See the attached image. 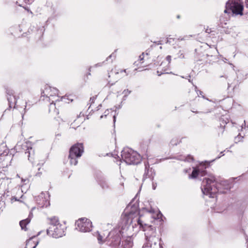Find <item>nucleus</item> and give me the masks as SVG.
<instances>
[{
  "label": "nucleus",
  "mask_w": 248,
  "mask_h": 248,
  "mask_svg": "<svg viewBox=\"0 0 248 248\" xmlns=\"http://www.w3.org/2000/svg\"><path fill=\"white\" fill-rule=\"evenodd\" d=\"M141 228L146 232L145 235L146 240L142 248H152L154 245L155 246L158 242L160 248H163L161 239L156 236V229L155 227L144 224Z\"/></svg>",
  "instance_id": "obj_2"
},
{
  "label": "nucleus",
  "mask_w": 248,
  "mask_h": 248,
  "mask_svg": "<svg viewBox=\"0 0 248 248\" xmlns=\"http://www.w3.org/2000/svg\"><path fill=\"white\" fill-rule=\"evenodd\" d=\"M97 238L98 241V243L100 244H102L104 242V240L103 239V237L98 232H97Z\"/></svg>",
  "instance_id": "obj_23"
},
{
  "label": "nucleus",
  "mask_w": 248,
  "mask_h": 248,
  "mask_svg": "<svg viewBox=\"0 0 248 248\" xmlns=\"http://www.w3.org/2000/svg\"><path fill=\"white\" fill-rule=\"evenodd\" d=\"M206 167L205 165L201 164L196 168H194L191 175H189L190 178H196L198 176H204L207 174L205 170Z\"/></svg>",
  "instance_id": "obj_11"
},
{
  "label": "nucleus",
  "mask_w": 248,
  "mask_h": 248,
  "mask_svg": "<svg viewBox=\"0 0 248 248\" xmlns=\"http://www.w3.org/2000/svg\"><path fill=\"white\" fill-rule=\"evenodd\" d=\"M243 5L241 0H229L226 4L225 13H232L236 15H243Z\"/></svg>",
  "instance_id": "obj_6"
},
{
  "label": "nucleus",
  "mask_w": 248,
  "mask_h": 248,
  "mask_svg": "<svg viewBox=\"0 0 248 248\" xmlns=\"http://www.w3.org/2000/svg\"><path fill=\"white\" fill-rule=\"evenodd\" d=\"M8 153V151L6 148V144L5 143L0 144V155H6Z\"/></svg>",
  "instance_id": "obj_20"
},
{
  "label": "nucleus",
  "mask_w": 248,
  "mask_h": 248,
  "mask_svg": "<svg viewBox=\"0 0 248 248\" xmlns=\"http://www.w3.org/2000/svg\"><path fill=\"white\" fill-rule=\"evenodd\" d=\"M156 44H157V45H161V44H162L161 42L160 41L157 42L156 43Z\"/></svg>",
  "instance_id": "obj_44"
},
{
  "label": "nucleus",
  "mask_w": 248,
  "mask_h": 248,
  "mask_svg": "<svg viewBox=\"0 0 248 248\" xmlns=\"http://www.w3.org/2000/svg\"><path fill=\"white\" fill-rule=\"evenodd\" d=\"M200 94H202V92L200 91Z\"/></svg>",
  "instance_id": "obj_49"
},
{
  "label": "nucleus",
  "mask_w": 248,
  "mask_h": 248,
  "mask_svg": "<svg viewBox=\"0 0 248 248\" xmlns=\"http://www.w3.org/2000/svg\"><path fill=\"white\" fill-rule=\"evenodd\" d=\"M145 55H146L147 56L148 55V53H145L144 52H143L139 57L140 60L141 62L140 63H143L142 61L145 57Z\"/></svg>",
  "instance_id": "obj_25"
},
{
  "label": "nucleus",
  "mask_w": 248,
  "mask_h": 248,
  "mask_svg": "<svg viewBox=\"0 0 248 248\" xmlns=\"http://www.w3.org/2000/svg\"><path fill=\"white\" fill-rule=\"evenodd\" d=\"M21 181H22V182H23V183H25L26 184V182H28L29 180L27 179H23V178H22Z\"/></svg>",
  "instance_id": "obj_35"
},
{
  "label": "nucleus",
  "mask_w": 248,
  "mask_h": 248,
  "mask_svg": "<svg viewBox=\"0 0 248 248\" xmlns=\"http://www.w3.org/2000/svg\"><path fill=\"white\" fill-rule=\"evenodd\" d=\"M148 212H149V213H153V212H154V210L151 209L150 211H148Z\"/></svg>",
  "instance_id": "obj_46"
},
{
  "label": "nucleus",
  "mask_w": 248,
  "mask_h": 248,
  "mask_svg": "<svg viewBox=\"0 0 248 248\" xmlns=\"http://www.w3.org/2000/svg\"><path fill=\"white\" fill-rule=\"evenodd\" d=\"M122 159L128 165H135L140 163L141 158L137 152L129 148H124L122 151Z\"/></svg>",
  "instance_id": "obj_4"
},
{
  "label": "nucleus",
  "mask_w": 248,
  "mask_h": 248,
  "mask_svg": "<svg viewBox=\"0 0 248 248\" xmlns=\"http://www.w3.org/2000/svg\"><path fill=\"white\" fill-rule=\"evenodd\" d=\"M144 166L145 172L143 175V179L149 178L153 179L155 175L154 170L152 168H150L149 164L148 161L144 162Z\"/></svg>",
  "instance_id": "obj_13"
},
{
  "label": "nucleus",
  "mask_w": 248,
  "mask_h": 248,
  "mask_svg": "<svg viewBox=\"0 0 248 248\" xmlns=\"http://www.w3.org/2000/svg\"><path fill=\"white\" fill-rule=\"evenodd\" d=\"M124 72L125 73L124 76H126L128 75V73L126 71V69L124 70H121L119 72H116V74H118L119 73H122Z\"/></svg>",
  "instance_id": "obj_26"
},
{
  "label": "nucleus",
  "mask_w": 248,
  "mask_h": 248,
  "mask_svg": "<svg viewBox=\"0 0 248 248\" xmlns=\"http://www.w3.org/2000/svg\"><path fill=\"white\" fill-rule=\"evenodd\" d=\"M103 117V115H102V116H100V118H102Z\"/></svg>",
  "instance_id": "obj_50"
},
{
  "label": "nucleus",
  "mask_w": 248,
  "mask_h": 248,
  "mask_svg": "<svg viewBox=\"0 0 248 248\" xmlns=\"http://www.w3.org/2000/svg\"><path fill=\"white\" fill-rule=\"evenodd\" d=\"M96 99V97L93 96L90 98V101L91 102V104L94 103L95 99Z\"/></svg>",
  "instance_id": "obj_34"
},
{
  "label": "nucleus",
  "mask_w": 248,
  "mask_h": 248,
  "mask_svg": "<svg viewBox=\"0 0 248 248\" xmlns=\"http://www.w3.org/2000/svg\"><path fill=\"white\" fill-rule=\"evenodd\" d=\"M98 183L100 186L102 187V188L103 189H106L108 188L109 187L108 183L104 178H101L99 181Z\"/></svg>",
  "instance_id": "obj_22"
},
{
  "label": "nucleus",
  "mask_w": 248,
  "mask_h": 248,
  "mask_svg": "<svg viewBox=\"0 0 248 248\" xmlns=\"http://www.w3.org/2000/svg\"><path fill=\"white\" fill-rule=\"evenodd\" d=\"M139 211L137 210L134 212L133 211L128 212L125 210L124 214L122 216L120 223L122 230L127 229L130 225L134 222H137L140 228L143 227L144 224L139 217Z\"/></svg>",
  "instance_id": "obj_3"
},
{
  "label": "nucleus",
  "mask_w": 248,
  "mask_h": 248,
  "mask_svg": "<svg viewBox=\"0 0 248 248\" xmlns=\"http://www.w3.org/2000/svg\"><path fill=\"white\" fill-rule=\"evenodd\" d=\"M50 220V224L51 225V226L50 227H54V226H58L59 225H61L59 223V219L56 217H53L52 218H50L49 219Z\"/></svg>",
  "instance_id": "obj_21"
},
{
  "label": "nucleus",
  "mask_w": 248,
  "mask_h": 248,
  "mask_svg": "<svg viewBox=\"0 0 248 248\" xmlns=\"http://www.w3.org/2000/svg\"><path fill=\"white\" fill-rule=\"evenodd\" d=\"M177 39L179 41H182V40H185L186 39H185V37H180Z\"/></svg>",
  "instance_id": "obj_37"
},
{
  "label": "nucleus",
  "mask_w": 248,
  "mask_h": 248,
  "mask_svg": "<svg viewBox=\"0 0 248 248\" xmlns=\"http://www.w3.org/2000/svg\"><path fill=\"white\" fill-rule=\"evenodd\" d=\"M179 58H181V59H183L184 58V55L183 54V53H181L179 55Z\"/></svg>",
  "instance_id": "obj_36"
},
{
  "label": "nucleus",
  "mask_w": 248,
  "mask_h": 248,
  "mask_svg": "<svg viewBox=\"0 0 248 248\" xmlns=\"http://www.w3.org/2000/svg\"><path fill=\"white\" fill-rule=\"evenodd\" d=\"M206 32H207V33H210L211 32V31L210 29L208 30V29H207L206 31Z\"/></svg>",
  "instance_id": "obj_41"
},
{
  "label": "nucleus",
  "mask_w": 248,
  "mask_h": 248,
  "mask_svg": "<svg viewBox=\"0 0 248 248\" xmlns=\"http://www.w3.org/2000/svg\"><path fill=\"white\" fill-rule=\"evenodd\" d=\"M49 112L52 113L54 115H57L59 114L58 110L55 107V104L54 103V100L52 101V103L50 104L49 107Z\"/></svg>",
  "instance_id": "obj_18"
},
{
  "label": "nucleus",
  "mask_w": 248,
  "mask_h": 248,
  "mask_svg": "<svg viewBox=\"0 0 248 248\" xmlns=\"http://www.w3.org/2000/svg\"><path fill=\"white\" fill-rule=\"evenodd\" d=\"M123 247L121 248H130L133 246V242L130 237H127L124 241H123Z\"/></svg>",
  "instance_id": "obj_17"
},
{
  "label": "nucleus",
  "mask_w": 248,
  "mask_h": 248,
  "mask_svg": "<svg viewBox=\"0 0 248 248\" xmlns=\"http://www.w3.org/2000/svg\"><path fill=\"white\" fill-rule=\"evenodd\" d=\"M108 114V110H107L105 111V116H106Z\"/></svg>",
  "instance_id": "obj_39"
},
{
  "label": "nucleus",
  "mask_w": 248,
  "mask_h": 248,
  "mask_svg": "<svg viewBox=\"0 0 248 248\" xmlns=\"http://www.w3.org/2000/svg\"><path fill=\"white\" fill-rule=\"evenodd\" d=\"M131 93L130 91H129L128 90H124L123 92V93L124 94V96H126L128 95L130 93Z\"/></svg>",
  "instance_id": "obj_29"
},
{
  "label": "nucleus",
  "mask_w": 248,
  "mask_h": 248,
  "mask_svg": "<svg viewBox=\"0 0 248 248\" xmlns=\"http://www.w3.org/2000/svg\"><path fill=\"white\" fill-rule=\"evenodd\" d=\"M188 157L189 158H187L186 157H185V156H183L182 155H181L178 159L180 160H187V161H189V159H191V160H193V157H191V156H188Z\"/></svg>",
  "instance_id": "obj_24"
},
{
  "label": "nucleus",
  "mask_w": 248,
  "mask_h": 248,
  "mask_svg": "<svg viewBox=\"0 0 248 248\" xmlns=\"http://www.w3.org/2000/svg\"><path fill=\"white\" fill-rule=\"evenodd\" d=\"M201 189L204 195H208L210 198H214L218 192V182L212 174L208 175L202 180Z\"/></svg>",
  "instance_id": "obj_1"
},
{
  "label": "nucleus",
  "mask_w": 248,
  "mask_h": 248,
  "mask_svg": "<svg viewBox=\"0 0 248 248\" xmlns=\"http://www.w3.org/2000/svg\"><path fill=\"white\" fill-rule=\"evenodd\" d=\"M54 227H49L46 231L48 235L54 238H59L65 235L66 227L64 225H59Z\"/></svg>",
  "instance_id": "obj_9"
},
{
  "label": "nucleus",
  "mask_w": 248,
  "mask_h": 248,
  "mask_svg": "<svg viewBox=\"0 0 248 248\" xmlns=\"http://www.w3.org/2000/svg\"><path fill=\"white\" fill-rule=\"evenodd\" d=\"M76 229L82 232H90L92 229V223L88 219L81 218L76 222Z\"/></svg>",
  "instance_id": "obj_8"
},
{
  "label": "nucleus",
  "mask_w": 248,
  "mask_h": 248,
  "mask_svg": "<svg viewBox=\"0 0 248 248\" xmlns=\"http://www.w3.org/2000/svg\"><path fill=\"white\" fill-rule=\"evenodd\" d=\"M6 93L7 94V100L9 103V108H11L12 107L16 108V98L14 95V92L11 89H7Z\"/></svg>",
  "instance_id": "obj_12"
},
{
  "label": "nucleus",
  "mask_w": 248,
  "mask_h": 248,
  "mask_svg": "<svg viewBox=\"0 0 248 248\" xmlns=\"http://www.w3.org/2000/svg\"><path fill=\"white\" fill-rule=\"evenodd\" d=\"M42 96H46V100L49 102L50 97H53L58 95V90L55 88H52L48 85L45 86L44 89L41 93Z\"/></svg>",
  "instance_id": "obj_10"
},
{
  "label": "nucleus",
  "mask_w": 248,
  "mask_h": 248,
  "mask_svg": "<svg viewBox=\"0 0 248 248\" xmlns=\"http://www.w3.org/2000/svg\"><path fill=\"white\" fill-rule=\"evenodd\" d=\"M166 60L168 62V65L171 62V56L170 55H168L166 57Z\"/></svg>",
  "instance_id": "obj_31"
},
{
  "label": "nucleus",
  "mask_w": 248,
  "mask_h": 248,
  "mask_svg": "<svg viewBox=\"0 0 248 248\" xmlns=\"http://www.w3.org/2000/svg\"><path fill=\"white\" fill-rule=\"evenodd\" d=\"M245 4L247 8H248V0H245Z\"/></svg>",
  "instance_id": "obj_38"
},
{
  "label": "nucleus",
  "mask_w": 248,
  "mask_h": 248,
  "mask_svg": "<svg viewBox=\"0 0 248 248\" xmlns=\"http://www.w3.org/2000/svg\"><path fill=\"white\" fill-rule=\"evenodd\" d=\"M44 195L45 193H42L38 196V199H37L38 201H40L38 202V203L41 207H47L49 204V201L46 198L44 199Z\"/></svg>",
  "instance_id": "obj_14"
},
{
  "label": "nucleus",
  "mask_w": 248,
  "mask_h": 248,
  "mask_svg": "<svg viewBox=\"0 0 248 248\" xmlns=\"http://www.w3.org/2000/svg\"><path fill=\"white\" fill-rule=\"evenodd\" d=\"M35 238V236H34L31 238H30L26 242V247L25 248H35L36 247L39 243L38 241H33V239Z\"/></svg>",
  "instance_id": "obj_16"
},
{
  "label": "nucleus",
  "mask_w": 248,
  "mask_h": 248,
  "mask_svg": "<svg viewBox=\"0 0 248 248\" xmlns=\"http://www.w3.org/2000/svg\"><path fill=\"white\" fill-rule=\"evenodd\" d=\"M177 18H179V16H177Z\"/></svg>",
  "instance_id": "obj_51"
},
{
  "label": "nucleus",
  "mask_w": 248,
  "mask_h": 248,
  "mask_svg": "<svg viewBox=\"0 0 248 248\" xmlns=\"http://www.w3.org/2000/svg\"><path fill=\"white\" fill-rule=\"evenodd\" d=\"M115 121H116V117H115V116H113V122H114V123H115Z\"/></svg>",
  "instance_id": "obj_43"
},
{
  "label": "nucleus",
  "mask_w": 248,
  "mask_h": 248,
  "mask_svg": "<svg viewBox=\"0 0 248 248\" xmlns=\"http://www.w3.org/2000/svg\"><path fill=\"white\" fill-rule=\"evenodd\" d=\"M26 108H27V106L26 105V106H25V108H24V109H25V110H26Z\"/></svg>",
  "instance_id": "obj_48"
},
{
  "label": "nucleus",
  "mask_w": 248,
  "mask_h": 248,
  "mask_svg": "<svg viewBox=\"0 0 248 248\" xmlns=\"http://www.w3.org/2000/svg\"><path fill=\"white\" fill-rule=\"evenodd\" d=\"M243 138V137H241L239 135H238L237 137L235 138V142H239L241 140V139H242Z\"/></svg>",
  "instance_id": "obj_30"
},
{
  "label": "nucleus",
  "mask_w": 248,
  "mask_h": 248,
  "mask_svg": "<svg viewBox=\"0 0 248 248\" xmlns=\"http://www.w3.org/2000/svg\"><path fill=\"white\" fill-rule=\"evenodd\" d=\"M30 221H31V219L29 217L25 219L20 221L19 222V224H20L21 229L26 231L27 230L26 225L27 224H28L30 222Z\"/></svg>",
  "instance_id": "obj_19"
},
{
  "label": "nucleus",
  "mask_w": 248,
  "mask_h": 248,
  "mask_svg": "<svg viewBox=\"0 0 248 248\" xmlns=\"http://www.w3.org/2000/svg\"><path fill=\"white\" fill-rule=\"evenodd\" d=\"M162 71H163V72H161V73H159V71H157V73L158 74V75L159 76H160L161 74H164V73H168V68H166L164 69H162Z\"/></svg>",
  "instance_id": "obj_27"
},
{
  "label": "nucleus",
  "mask_w": 248,
  "mask_h": 248,
  "mask_svg": "<svg viewBox=\"0 0 248 248\" xmlns=\"http://www.w3.org/2000/svg\"><path fill=\"white\" fill-rule=\"evenodd\" d=\"M55 101H59V99H58L56 100Z\"/></svg>",
  "instance_id": "obj_52"
},
{
  "label": "nucleus",
  "mask_w": 248,
  "mask_h": 248,
  "mask_svg": "<svg viewBox=\"0 0 248 248\" xmlns=\"http://www.w3.org/2000/svg\"><path fill=\"white\" fill-rule=\"evenodd\" d=\"M153 189H155V186L154 185V184L153 185Z\"/></svg>",
  "instance_id": "obj_47"
},
{
  "label": "nucleus",
  "mask_w": 248,
  "mask_h": 248,
  "mask_svg": "<svg viewBox=\"0 0 248 248\" xmlns=\"http://www.w3.org/2000/svg\"><path fill=\"white\" fill-rule=\"evenodd\" d=\"M174 41V39L168 37L166 40V43L171 44L172 41Z\"/></svg>",
  "instance_id": "obj_28"
},
{
  "label": "nucleus",
  "mask_w": 248,
  "mask_h": 248,
  "mask_svg": "<svg viewBox=\"0 0 248 248\" xmlns=\"http://www.w3.org/2000/svg\"><path fill=\"white\" fill-rule=\"evenodd\" d=\"M120 232L113 231L110 232L106 238L107 243L111 248H121Z\"/></svg>",
  "instance_id": "obj_7"
},
{
  "label": "nucleus",
  "mask_w": 248,
  "mask_h": 248,
  "mask_svg": "<svg viewBox=\"0 0 248 248\" xmlns=\"http://www.w3.org/2000/svg\"><path fill=\"white\" fill-rule=\"evenodd\" d=\"M101 65H102V64H101V63H99L96 64L95 65V66H101Z\"/></svg>",
  "instance_id": "obj_45"
},
{
  "label": "nucleus",
  "mask_w": 248,
  "mask_h": 248,
  "mask_svg": "<svg viewBox=\"0 0 248 248\" xmlns=\"http://www.w3.org/2000/svg\"><path fill=\"white\" fill-rule=\"evenodd\" d=\"M66 100H68L67 98H66L65 97H62L61 99V101H63L65 103H68L69 102L67 101Z\"/></svg>",
  "instance_id": "obj_32"
},
{
  "label": "nucleus",
  "mask_w": 248,
  "mask_h": 248,
  "mask_svg": "<svg viewBox=\"0 0 248 248\" xmlns=\"http://www.w3.org/2000/svg\"><path fill=\"white\" fill-rule=\"evenodd\" d=\"M25 3H27V4H30L31 3H32L34 0H23Z\"/></svg>",
  "instance_id": "obj_33"
},
{
  "label": "nucleus",
  "mask_w": 248,
  "mask_h": 248,
  "mask_svg": "<svg viewBox=\"0 0 248 248\" xmlns=\"http://www.w3.org/2000/svg\"><path fill=\"white\" fill-rule=\"evenodd\" d=\"M84 152V147L82 143H77L73 145L69 151L68 158L71 165H76L78 159L79 158Z\"/></svg>",
  "instance_id": "obj_5"
},
{
  "label": "nucleus",
  "mask_w": 248,
  "mask_h": 248,
  "mask_svg": "<svg viewBox=\"0 0 248 248\" xmlns=\"http://www.w3.org/2000/svg\"><path fill=\"white\" fill-rule=\"evenodd\" d=\"M29 145H30V143L29 142H25L24 144H23L22 146L23 149L25 151V154H28V159L31 161L32 162V160H31V151L32 150V148Z\"/></svg>",
  "instance_id": "obj_15"
},
{
  "label": "nucleus",
  "mask_w": 248,
  "mask_h": 248,
  "mask_svg": "<svg viewBox=\"0 0 248 248\" xmlns=\"http://www.w3.org/2000/svg\"><path fill=\"white\" fill-rule=\"evenodd\" d=\"M113 54H112L111 55H109L107 58V61H108V59L110 58L112 56Z\"/></svg>",
  "instance_id": "obj_42"
},
{
  "label": "nucleus",
  "mask_w": 248,
  "mask_h": 248,
  "mask_svg": "<svg viewBox=\"0 0 248 248\" xmlns=\"http://www.w3.org/2000/svg\"><path fill=\"white\" fill-rule=\"evenodd\" d=\"M25 9H26V10L28 11V12H30L31 14H32V12L30 10H29L28 9H27L26 7H24Z\"/></svg>",
  "instance_id": "obj_40"
}]
</instances>
